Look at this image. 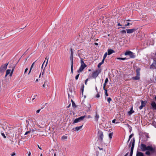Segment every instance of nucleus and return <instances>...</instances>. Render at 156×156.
Listing matches in <instances>:
<instances>
[{"label": "nucleus", "mask_w": 156, "mask_h": 156, "mask_svg": "<svg viewBox=\"0 0 156 156\" xmlns=\"http://www.w3.org/2000/svg\"><path fill=\"white\" fill-rule=\"evenodd\" d=\"M70 60L71 62V73H73V56H70Z\"/></svg>", "instance_id": "obj_11"}, {"label": "nucleus", "mask_w": 156, "mask_h": 156, "mask_svg": "<svg viewBox=\"0 0 156 156\" xmlns=\"http://www.w3.org/2000/svg\"><path fill=\"white\" fill-rule=\"evenodd\" d=\"M79 75H80V74H78V75H77L75 77V79H76V80H78V77H79Z\"/></svg>", "instance_id": "obj_36"}, {"label": "nucleus", "mask_w": 156, "mask_h": 156, "mask_svg": "<svg viewBox=\"0 0 156 156\" xmlns=\"http://www.w3.org/2000/svg\"><path fill=\"white\" fill-rule=\"evenodd\" d=\"M10 69H8L6 71V73H7V75L9 74L11 72Z\"/></svg>", "instance_id": "obj_27"}, {"label": "nucleus", "mask_w": 156, "mask_h": 156, "mask_svg": "<svg viewBox=\"0 0 156 156\" xmlns=\"http://www.w3.org/2000/svg\"><path fill=\"white\" fill-rule=\"evenodd\" d=\"M97 136L98 138V140L100 144L102 143L104 137L103 132L99 129H98V130Z\"/></svg>", "instance_id": "obj_3"}, {"label": "nucleus", "mask_w": 156, "mask_h": 156, "mask_svg": "<svg viewBox=\"0 0 156 156\" xmlns=\"http://www.w3.org/2000/svg\"><path fill=\"white\" fill-rule=\"evenodd\" d=\"M105 90V92H107V89L105 88V89H104Z\"/></svg>", "instance_id": "obj_57"}, {"label": "nucleus", "mask_w": 156, "mask_h": 156, "mask_svg": "<svg viewBox=\"0 0 156 156\" xmlns=\"http://www.w3.org/2000/svg\"><path fill=\"white\" fill-rule=\"evenodd\" d=\"M140 68H138L136 70V76L135 77H133L131 78L133 80H138L140 79Z\"/></svg>", "instance_id": "obj_4"}, {"label": "nucleus", "mask_w": 156, "mask_h": 156, "mask_svg": "<svg viewBox=\"0 0 156 156\" xmlns=\"http://www.w3.org/2000/svg\"><path fill=\"white\" fill-rule=\"evenodd\" d=\"M108 78H106V79L105 80V83H107V82H108Z\"/></svg>", "instance_id": "obj_39"}, {"label": "nucleus", "mask_w": 156, "mask_h": 156, "mask_svg": "<svg viewBox=\"0 0 156 156\" xmlns=\"http://www.w3.org/2000/svg\"><path fill=\"white\" fill-rule=\"evenodd\" d=\"M133 112H134V111L133 110V107H132L130 111L128 112V114L129 115H130Z\"/></svg>", "instance_id": "obj_19"}, {"label": "nucleus", "mask_w": 156, "mask_h": 156, "mask_svg": "<svg viewBox=\"0 0 156 156\" xmlns=\"http://www.w3.org/2000/svg\"><path fill=\"white\" fill-rule=\"evenodd\" d=\"M136 30L135 29H126V30L127 31V33L128 34H130L133 33L134 31H135Z\"/></svg>", "instance_id": "obj_14"}, {"label": "nucleus", "mask_w": 156, "mask_h": 156, "mask_svg": "<svg viewBox=\"0 0 156 156\" xmlns=\"http://www.w3.org/2000/svg\"><path fill=\"white\" fill-rule=\"evenodd\" d=\"M14 69V67L12 69L11 71V73H9L10 74V76H11L12 75V73H13V71Z\"/></svg>", "instance_id": "obj_28"}, {"label": "nucleus", "mask_w": 156, "mask_h": 156, "mask_svg": "<svg viewBox=\"0 0 156 156\" xmlns=\"http://www.w3.org/2000/svg\"><path fill=\"white\" fill-rule=\"evenodd\" d=\"M83 126V124L82 125L80 126L76 127L75 128V129H76V131H78L79 130H80L81 128Z\"/></svg>", "instance_id": "obj_22"}, {"label": "nucleus", "mask_w": 156, "mask_h": 156, "mask_svg": "<svg viewBox=\"0 0 156 156\" xmlns=\"http://www.w3.org/2000/svg\"><path fill=\"white\" fill-rule=\"evenodd\" d=\"M102 64L101 63V62L99 63L98 64V68H100V67H101V65H102Z\"/></svg>", "instance_id": "obj_38"}, {"label": "nucleus", "mask_w": 156, "mask_h": 156, "mask_svg": "<svg viewBox=\"0 0 156 156\" xmlns=\"http://www.w3.org/2000/svg\"><path fill=\"white\" fill-rule=\"evenodd\" d=\"M133 134L132 133L129 135V140H130V139L133 136Z\"/></svg>", "instance_id": "obj_35"}, {"label": "nucleus", "mask_w": 156, "mask_h": 156, "mask_svg": "<svg viewBox=\"0 0 156 156\" xmlns=\"http://www.w3.org/2000/svg\"><path fill=\"white\" fill-rule=\"evenodd\" d=\"M134 140L133 141V143L132 146L131 147L130 152V153L129 156H132L133 149L134 147Z\"/></svg>", "instance_id": "obj_13"}, {"label": "nucleus", "mask_w": 156, "mask_h": 156, "mask_svg": "<svg viewBox=\"0 0 156 156\" xmlns=\"http://www.w3.org/2000/svg\"><path fill=\"white\" fill-rule=\"evenodd\" d=\"M117 59L120 60H126V59H128V58H120V57L117 58Z\"/></svg>", "instance_id": "obj_24"}, {"label": "nucleus", "mask_w": 156, "mask_h": 156, "mask_svg": "<svg viewBox=\"0 0 156 156\" xmlns=\"http://www.w3.org/2000/svg\"><path fill=\"white\" fill-rule=\"evenodd\" d=\"M100 97V94L99 93H98L96 96V97L98 98H99Z\"/></svg>", "instance_id": "obj_40"}, {"label": "nucleus", "mask_w": 156, "mask_h": 156, "mask_svg": "<svg viewBox=\"0 0 156 156\" xmlns=\"http://www.w3.org/2000/svg\"><path fill=\"white\" fill-rule=\"evenodd\" d=\"M105 59H104V58H103V59L101 62V63L102 64H103L104 63V61H105Z\"/></svg>", "instance_id": "obj_45"}, {"label": "nucleus", "mask_w": 156, "mask_h": 156, "mask_svg": "<svg viewBox=\"0 0 156 156\" xmlns=\"http://www.w3.org/2000/svg\"><path fill=\"white\" fill-rule=\"evenodd\" d=\"M1 134L2 135L3 137L4 138H6V136L4 133H1Z\"/></svg>", "instance_id": "obj_33"}, {"label": "nucleus", "mask_w": 156, "mask_h": 156, "mask_svg": "<svg viewBox=\"0 0 156 156\" xmlns=\"http://www.w3.org/2000/svg\"><path fill=\"white\" fill-rule=\"evenodd\" d=\"M70 105H71V104L70 103V104H69V105L67 106V107L68 108H69V107L70 106Z\"/></svg>", "instance_id": "obj_64"}, {"label": "nucleus", "mask_w": 156, "mask_h": 156, "mask_svg": "<svg viewBox=\"0 0 156 156\" xmlns=\"http://www.w3.org/2000/svg\"><path fill=\"white\" fill-rule=\"evenodd\" d=\"M141 150L142 151H146L145 154L147 155H150L155 152V147H153L151 146H147L145 144H141L140 147Z\"/></svg>", "instance_id": "obj_1"}, {"label": "nucleus", "mask_w": 156, "mask_h": 156, "mask_svg": "<svg viewBox=\"0 0 156 156\" xmlns=\"http://www.w3.org/2000/svg\"><path fill=\"white\" fill-rule=\"evenodd\" d=\"M98 148L100 150H102L103 149V148H101L100 147H98Z\"/></svg>", "instance_id": "obj_59"}, {"label": "nucleus", "mask_w": 156, "mask_h": 156, "mask_svg": "<svg viewBox=\"0 0 156 156\" xmlns=\"http://www.w3.org/2000/svg\"><path fill=\"white\" fill-rule=\"evenodd\" d=\"M81 66L79 69L77 71V72L80 73L84 69V68L86 67L87 66L83 62V59L82 58H81Z\"/></svg>", "instance_id": "obj_2"}, {"label": "nucleus", "mask_w": 156, "mask_h": 156, "mask_svg": "<svg viewBox=\"0 0 156 156\" xmlns=\"http://www.w3.org/2000/svg\"><path fill=\"white\" fill-rule=\"evenodd\" d=\"M88 79H87L86 80H85V84L86 85H87V81H88Z\"/></svg>", "instance_id": "obj_47"}, {"label": "nucleus", "mask_w": 156, "mask_h": 156, "mask_svg": "<svg viewBox=\"0 0 156 156\" xmlns=\"http://www.w3.org/2000/svg\"><path fill=\"white\" fill-rule=\"evenodd\" d=\"M106 83H104L103 85V89H105V87H106Z\"/></svg>", "instance_id": "obj_43"}, {"label": "nucleus", "mask_w": 156, "mask_h": 156, "mask_svg": "<svg viewBox=\"0 0 156 156\" xmlns=\"http://www.w3.org/2000/svg\"><path fill=\"white\" fill-rule=\"evenodd\" d=\"M120 33L122 34L126 33V31L125 30H123L120 31Z\"/></svg>", "instance_id": "obj_31"}, {"label": "nucleus", "mask_w": 156, "mask_h": 156, "mask_svg": "<svg viewBox=\"0 0 156 156\" xmlns=\"http://www.w3.org/2000/svg\"><path fill=\"white\" fill-rule=\"evenodd\" d=\"M100 73V71L98 70H96L94 71L92 74V77L93 78L95 79L98 76L99 73Z\"/></svg>", "instance_id": "obj_7"}, {"label": "nucleus", "mask_w": 156, "mask_h": 156, "mask_svg": "<svg viewBox=\"0 0 156 156\" xmlns=\"http://www.w3.org/2000/svg\"><path fill=\"white\" fill-rule=\"evenodd\" d=\"M115 119H114V120H112V122L113 123H115Z\"/></svg>", "instance_id": "obj_53"}, {"label": "nucleus", "mask_w": 156, "mask_h": 156, "mask_svg": "<svg viewBox=\"0 0 156 156\" xmlns=\"http://www.w3.org/2000/svg\"><path fill=\"white\" fill-rule=\"evenodd\" d=\"M135 4L134 3H132L131 4V5L132 7H135Z\"/></svg>", "instance_id": "obj_41"}, {"label": "nucleus", "mask_w": 156, "mask_h": 156, "mask_svg": "<svg viewBox=\"0 0 156 156\" xmlns=\"http://www.w3.org/2000/svg\"><path fill=\"white\" fill-rule=\"evenodd\" d=\"M85 117V116L84 115L83 116H80L78 118L74 120L73 124H75L82 121L83 120V119Z\"/></svg>", "instance_id": "obj_5"}, {"label": "nucleus", "mask_w": 156, "mask_h": 156, "mask_svg": "<svg viewBox=\"0 0 156 156\" xmlns=\"http://www.w3.org/2000/svg\"><path fill=\"white\" fill-rule=\"evenodd\" d=\"M94 44L95 45H97V46L98 45V43H95Z\"/></svg>", "instance_id": "obj_56"}, {"label": "nucleus", "mask_w": 156, "mask_h": 156, "mask_svg": "<svg viewBox=\"0 0 156 156\" xmlns=\"http://www.w3.org/2000/svg\"><path fill=\"white\" fill-rule=\"evenodd\" d=\"M113 134V133H110L109 134L108 136L110 139H111L112 138Z\"/></svg>", "instance_id": "obj_26"}, {"label": "nucleus", "mask_w": 156, "mask_h": 156, "mask_svg": "<svg viewBox=\"0 0 156 156\" xmlns=\"http://www.w3.org/2000/svg\"><path fill=\"white\" fill-rule=\"evenodd\" d=\"M45 83H46V82L45 81L44 84L43 85V87H44V88H45Z\"/></svg>", "instance_id": "obj_52"}, {"label": "nucleus", "mask_w": 156, "mask_h": 156, "mask_svg": "<svg viewBox=\"0 0 156 156\" xmlns=\"http://www.w3.org/2000/svg\"><path fill=\"white\" fill-rule=\"evenodd\" d=\"M37 146H38V148L40 149V150H41L42 149L41 148V147H40L39 146V145H37Z\"/></svg>", "instance_id": "obj_58"}, {"label": "nucleus", "mask_w": 156, "mask_h": 156, "mask_svg": "<svg viewBox=\"0 0 156 156\" xmlns=\"http://www.w3.org/2000/svg\"><path fill=\"white\" fill-rule=\"evenodd\" d=\"M134 140L133 141V143L132 146L131 147L130 152V153L129 156H132L133 149L134 147Z\"/></svg>", "instance_id": "obj_12"}, {"label": "nucleus", "mask_w": 156, "mask_h": 156, "mask_svg": "<svg viewBox=\"0 0 156 156\" xmlns=\"http://www.w3.org/2000/svg\"><path fill=\"white\" fill-rule=\"evenodd\" d=\"M141 105L139 107V108L140 110L142 109L143 107H145L147 103L146 101H143L141 100Z\"/></svg>", "instance_id": "obj_10"}, {"label": "nucleus", "mask_w": 156, "mask_h": 156, "mask_svg": "<svg viewBox=\"0 0 156 156\" xmlns=\"http://www.w3.org/2000/svg\"><path fill=\"white\" fill-rule=\"evenodd\" d=\"M71 101H72V107L74 108H76V104H75L74 102L73 101L71 100Z\"/></svg>", "instance_id": "obj_23"}, {"label": "nucleus", "mask_w": 156, "mask_h": 156, "mask_svg": "<svg viewBox=\"0 0 156 156\" xmlns=\"http://www.w3.org/2000/svg\"><path fill=\"white\" fill-rule=\"evenodd\" d=\"M95 90H96L97 92H98V89L97 87H95Z\"/></svg>", "instance_id": "obj_63"}, {"label": "nucleus", "mask_w": 156, "mask_h": 156, "mask_svg": "<svg viewBox=\"0 0 156 156\" xmlns=\"http://www.w3.org/2000/svg\"><path fill=\"white\" fill-rule=\"evenodd\" d=\"M112 99L109 97L107 98V101L109 103H110V101H112Z\"/></svg>", "instance_id": "obj_30"}, {"label": "nucleus", "mask_w": 156, "mask_h": 156, "mask_svg": "<svg viewBox=\"0 0 156 156\" xmlns=\"http://www.w3.org/2000/svg\"><path fill=\"white\" fill-rule=\"evenodd\" d=\"M70 50L71 51L70 56H73V48H70Z\"/></svg>", "instance_id": "obj_25"}, {"label": "nucleus", "mask_w": 156, "mask_h": 156, "mask_svg": "<svg viewBox=\"0 0 156 156\" xmlns=\"http://www.w3.org/2000/svg\"><path fill=\"white\" fill-rule=\"evenodd\" d=\"M129 153L127 152L124 156H127L128 154Z\"/></svg>", "instance_id": "obj_62"}, {"label": "nucleus", "mask_w": 156, "mask_h": 156, "mask_svg": "<svg viewBox=\"0 0 156 156\" xmlns=\"http://www.w3.org/2000/svg\"><path fill=\"white\" fill-rule=\"evenodd\" d=\"M84 85L83 84L82 86L81 89H84Z\"/></svg>", "instance_id": "obj_55"}, {"label": "nucleus", "mask_w": 156, "mask_h": 156, "mask_svg": "<svg viewBox=\"0 0 156 156\" xmlns=\"http://www.w3.org/2000/svg\"><path fill=\"white\" fill-rule=\"evenodd\" d=\"M67 138V136H63L62 137V139L63 140H65Z\"/></svg>", "instance_id": "obj_29"}, {"label": "nucleus", "mask_w": 156, "mask_h": 156, "mask_svg": "<svg viewBox=\"0 0 156 156\" xmlns=\"http://www.w3.org/2000/svg\"><path fill=\"white\" fill-rule=\"evenodd\" d=\"M36 61H35V62H34L33 64H32L31 66V67H30V70H31L32 69V68H33V67H34V63Z\"/></svg>", "instance_id": "obj_32"}, {"label": "nucleus", "mask_w": 156, "mask_h": 156, "mask_svg": "<svg viewBox=\"0 0 156 156\" xmlns=\"http://www.w3.org/2000/svg\"><path fill=\"white\" fill-rule=\"evenodd\" d=\"M8 65V63L2 65L1 66L0 68V72L2 73H3L5 69H7V66Z\"/></svg>", "instance_id": "obj_8"}, {"label": "nucleus", "mask_w": 156, "mask_h": 156, "mask_svg": "<svg viewBox=\"0 0 156 156\" xmlns=\"http://www.w3.org/2000/svg\"><path fill=\"white\" fill-rule=\"evenodd\" d=\"M41 109H38V110H37V111H36V113H39V112H40V111H41Z\"/></svg>", "instance_id": "obj_46"}, {"label": "nucleus", "mask_w": 156, "mask_h": 156, "mask_svg": "<svg viewBox=\"0 0 156 156\" xmlns=\"http://www.w3.org/2000/svg\"><path fill=\"white\" fill-rule=\"evenodd\" d=\"M136 156H144V154L143 153L137 151Z\"/></svg>", "instance_id": "obj_18"}, {"label": "nucleus", "mask_w": 156, "mask_h": 156, "mask_svg": "<svg viewBox=\"0 0 156 156\" xmlns=\"http://www.w3.org/2000/svg\"><path fill=\"white\" fill-rule=\"evenodd\" d=\"M115 52V51L112 49H109L108 50V55H110L112 53H114Z\"/></svg>", "instance_id": "obj_16"}, {"label": "nucleus", "mask_w": 156, "mask_h": 156, "mask_svg": "<svg viewBox=\"0 0 156 156\" xmlns=\"http://www.w3.org/2000/svg\"><path fill=\"white\" fill-rule=\"evenodd\" d=\"M99 115H98V114H97V112H96V115H95V120L96 121H98V119L99 118Z\"/></svg>", "instance_id": "obj_21"}, {"label": "nucleus", "mask_w": 156, "mask_h": 156, "mask_svg": "<svg viewBox=\"0 0 156 156\" xmlns=\"http://www.w3.org/2000/svg\"><path fill=\"white\" fill-rule=\"evenodd\" d=\"M48 59H47V62H46V64L45 65V66H46L47 63H48Z\"/></svg>", "instance_id": "obj_60"}, {"label": "nucleus", "mask_w": 156, "mask_h": 156, "mask_svg": "<svg viewBox=\"0 0 156 156\" xmlns=\"http://www.w3.org/2000/svg\"><path fill=\"white\" fill-rule=\"evenodd\" d=\"M105 95L106 96H108V95L107 92H105Z\"/></svg>", "instance_id": "obj_51"}, {"label": "nucleus", "mask_w": 156, "mask_h": 156, "mask_svg": "<svg viewBox=\"0 0 156 156\" xmlns=\"http://www.w3.org/2000/svg\"><path fill=\"white\" fill-rule=\"evenodd\" d=\"M105 59H104V58H103V59L101 62V63L102 64H103L104 63V61H105Z\"/></svg>", "instance_id": "obj_44"}, {"label": "nucleus", "mask_w": 156, "mask_h": 156, "mask_svg": "<svg viewBox=\"0 0 156 156\" xmlns=\"http://www.w3.org/2000/svg\"><path fill=\"white\" fill-rule=\"evenodd\" d=\"M107 52H106L105 54L104 55V56H103V58H104V59H105V58H106L107 56Z\"/></svg>", "instance_id": "obj_34"}, {"label": "nucleus", "mask_w": 156, "mask_h": 156, "mask_svg": "<svg viewBox=\"0 0 156 156\" xmlns=\"http://www.w3.org/2000/svg\"><path fill=\"white\" fill-rule=\"evenodd\" d=\"M151 105L154 109L156 110V104L154 101H152Z\"/></svg>", "instance_id": "obj_15"}, {"label": "nucleus", "mask_w": 156, "mask_h": 156, "mask_svg": "<svg viewBox=\"0 0 156 156\" xmlns=\"http://www.w3.org/2000/svg\"><path fill=\"white\" fill-rule=\"evenodd\" d=\"M130 24L132 25V23H128L127 24H126L125 25V27H126V26H129Z\"/></svg>", "instance_id": "obj_37"}, {"label": "nucleus", "mask_w": 156, "mask_h": 156, "mask_svg": "<svg viewBox=\"0 0 156 156\" xmlns=\"http://www.w3.org/2000/svg\"><path fill=\"white\" fill-rule=\"evenodd\" d=\"M81 90L82 93V94L83 95L84 89H81Z\"/></svg>", "instance_id": "obj_49"}, {"label": "nucleus", "mask_w": 156, "mask_h": 156, "mask_svg": "<svg viewBox=\"0 0 156 156\" xmlns=\"http://www.w3.org/2000/svg\"><path fill=\"white\" fill-rule=\"evenodd\" d=\"M125 55H129L130 58H134L135 56L134 55V54L130 51H126L125 53Z\"/></svg>", "instance_id": "obj_6"}, {"label": "nucleus", "mask_w": 156, "mask_h": 156, "mask_svg": "<svg viewBox=\"0 0 156 156\" xmlns=\"http://www.w3.org/2000/svg\"><path fill=\"white\" fill-rule=\"evenodd\" d=\"M28 69L27 68H26L25 69V71H24V74L25 73H26L27 72V71H28Z\"/></svg>", "instance_id": "obj_48"}, {"label": "nucleus", "mask_w": 156, "mask_h": 156, "mask_svg": "<svg viewBox=\"0 0 156 156\" xmlns=\"http://www.w3.org/2000/svg\"><path fill=\"white\" fill-rule=\"evenodd\" d=\"M134 140V142L135 143V138H133V139H131V140L130 141V142L129 143V145L128 146V147L129 148L131 146V147L132 146L133 143V142Z\"/></svg>", "instance_id": "obj_17"}, {"label": "nucleus", "mask_w": 156, "mask_h": 156, "mask_svg": "<svg viewBox=\"0 0 156 156\" xmlns=\"http://www.w3.org/2000/svg\"><path fill=\"white\" fill-rule=\"evenodd\" d=\"M34 98H35L37 97V95H34Z\"/></svg>", "instance_id": "obj_61"}, {"label": "nucleus", "mask_w": 156, "mask_h": 156, "mask_svg": "<svg viewBox=\"0 0 156 156\" xmlns=\"http://www.w3.org/2000/svg\"><path fill=\"white\" fill-rule=\"evenodd\" d=\"M16 155V154L15 153H13L11 154V156H14Z\"/></svg>", "instance_id": "obj_50"}, {"label": "nucleus", "mask_w": 156, "mask_h": 156, "mask_svg": "<svg viewBox=\"0 0 156 156\" xmlns=\"http://www.w3.org/2000/svg\"><path fill=\"white\" fill-rule=\"evenodd\" d=\"M118 26H122V25H121L119 23H118Z\"/></svg>", "instance_id": "obj_54"}, {"label": "nucleus", "mask_w": 156, "mask_h": 156, "mask_svg": "<svg viewBox=\"0 0 156 156\" xmlns=\"http://www.w3.org/2000/svg\"><path fill=\"white\" fill-rule=\"evenodd\" d=\"M30 133V131H27V132H26L25 133V134L24 135H27V134H28V133Z\"/></svg>", "instance_id": "obj_42"}, {"label": "nucleus", "mask_w": 156, "mask_h": 156, "mask_svg": "<svg viewBox=\"0 0 156 156\" xmlns=\"http://www.w3.org/2000/svg\"><path fill=\"white\" fill-rule=\"evenodd\" d=\"M140 5H140V4L139 3L136 2L135 3L134 6L135 7V8H138L140 7Z\"/></svg>", "instance_id": "obj_20"}, {"label": "nucleus", "mask_w": 156, "mask_h": 156, "mask_svg": "<svg viewBox=\"0 0 156 156\" xmlns=\"http://www.w3.org/2000/svg\"><path fill=\"white\" fill-rule=\"evenodd\" d=\"M150 68L151 69H156V58H154V62L151 65Z\"/></svg>", "instance_id": "obj_9"}]
</instances>
